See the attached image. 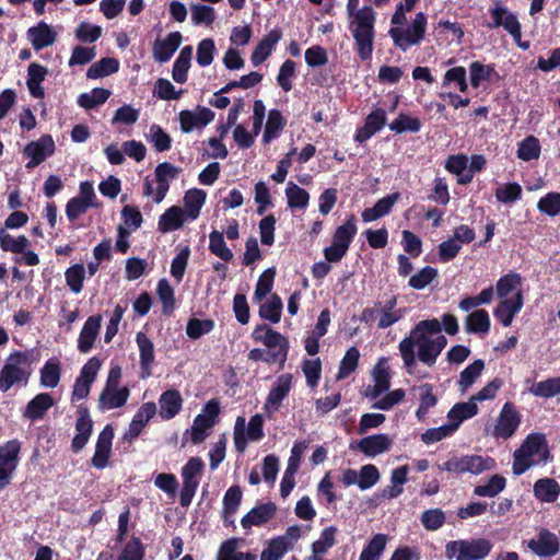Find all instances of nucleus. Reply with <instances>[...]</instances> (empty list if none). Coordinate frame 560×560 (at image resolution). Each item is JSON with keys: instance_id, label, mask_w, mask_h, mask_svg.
Wrapping results in <instances>:
<instances>
[{"instance_id": "f257e3e1", "label": "nucleus", "mask_w": 560, "mask_h": 560, "mask_svg": "<svg viewBox=\"0 0 560 560\" xmlns=\"http://www.w3.org/2000/svg\"><path fill=\"white\" fill-rule=\"evenodd\" d=\"M442 330L440 320L436 318L424 319L417 323L398 345L404 366L409 374H412L417 365V357L420 362L433 366L440 355L434 347L430 335L440 334Z\"/></svg>"}, {"instance_id": "f03ea898", "label": "nucleus", "mask_w": 560, "mask_h": 560, "mask_svg": "<svg viewBox=\"0 0 560 560\" xmlns=\"http://www.w3.org/2000/svg\"><path fill=\"white\" fill-rule=\"evenodd\" d=\"M375 11L364 5L355 12L349 28L354 39V50L362 61L372 58L375 38Z\"/></svg>"}, {"instance_id": "7ed1b4c3", "label": "nucleus", "mask_w": 560, "mask_h": 560, "mask_svg": "<svg viewBox=\"0 0 560 560\" xmlns=\"http://www.w3.org/2000/svg\"><path fill=\"white\" fill-rule=\"evenodd\" d=\"M32 363L30 352L19 350L12 352L0 371V392L7 393L14 385L25 386L32 374L30 369Z\"/></svg>"}, {"instance_id": "20e7f679", "label": "nucleus", "mask_w": 560, "mask_h": 560, "mask_svg": "<svg viewBox=\"0 0 560 560\" xmlns=\"http://www.w3.org/2000/svg\"><path fill=\"white\" fill-rule=\"evenodd\" d=\"M491 549L492 544L486 538L451 540L445 546V556L456 560H483Z\"/></svg>"}, {"instance_id": "39448f33", "label": "nucleus", "mask_w": 560, "mask_h": 560, "mask_svg": "<svg viewBox=\"0 0 560 560\" xmlns=\"http://www.w3.org/2000/svg\"><path fill=\"white\" fill-rule=\"evenodd\" d=\"M495 462L490 456L481 455H463L452 456L445 463L438 465L439 470L448 471L455 475L469 472L471 475H479L486 470L494 468Z\"/></svg>"}, {"instance_id": "423d86ee", "label": "nucleus", "mask_w": 560, "mask_h": 560, "mask_svg": "<svg viewBox=\"0 0 560 560\" xmlns=\"http://www.w3.org/2000/svg\"><path fill=\"white\" fill-rule=\"evenodd\" d=\"M427 15L418 12L408 28L392 27L388 31L395 46L406 51L413 45H418L424 38L427 30Z\"/></svg>"}, {"instance_id": "0eeeda50", "label": "nucleus", "mask_w": 560, "mask_h": 560, "mask_svg": "<svg viewBox=\"0 0 560 560\" xmlns=\"http://www.w3.org/2000/svg\"><path fill=\"white\" fill-rule=\"evenodd\" d=\"M203 468L205 463L200 457H190L182 467L183 487L179 493V503L183 508H188L191 504Z\"/></svg>"}, {"instance_id": "6e6552de", "label": "nucleus", "mask_w": 560, "mask_h": 560, "mask_svg": "<svg viewBox=\"0 0 560 560\" xmlns=\"http://www.w3.org/2000/svg\"><path fill=\"white\" fill-rule=\"evenodd\" d=\"M179 172L180 168L170 162H162L158 164L154 170L156 189L154 191L152 183L147 179L143 184V195L147 197L153 196V201L155 203L162 202L170 189V179L177 178Z\"/></svg>"}, {"instance_id": "1a4fd4ad", "label": "nucleus", "mask_w": 560, "mask_h": 560, "mask_svg": "<svg viewBox=\"0 0 560 560\" xmlns=\"http://www.w3.org/2000/svg\"><path fill=\"white\" fill-rule=\"evenodd\" d=\"M495 5L490 9L492 18L487 27L495 28L502 26L515 40L518 47L525 49V42H522V30L517 16L501 5V0H493Z\"/></svg>"}, {"instance_id": "9d476101", "label": "nucleus", "mask_w": 560, "mask_h": 560, "mask_svg": "<svg viewBox=\"0 0 560 560\" xmlns=\"http://www.w3.org/2000/svg\"><path fill=\"white\" fill-rule=\"evenodd\" d=\"M220 415V401L215 398L206 402L202 413L198 415L191 427L190 440L194 444L203 442L207 438V431L215 425Z\"/></svg>"}, {"instance_id": "9b49d317", "label": "nucleus", "mask_w": 560, "mask_h": 560, "mask_svg": "<svg viewBox=\"0 0 560 560\" xmlns=\"http://www.w3.org/2000/svg\"><path fill=\"white\" fill-rule=\"evenodd\" d=\"M102 366L98 358L92 357L82 366L80 375L75 378L71 393V401L75 402L86 398L90 394L91 386L97 376V372Z\"/></svg>"}, {"instance_id": "f8f14e48", "label": "nucleus", "mask_w": 560, "mask_h": 560, "mask_svg": "<svg viewBox=\"0 0 560 560\" xmlns=\"http://www.w3.org/2000/svg\"><path fill=\"white\" fill-rule=\"evenodd\" d=\"M256 342L264 343L267 348H278L273 353H279L280 363L283 364L289 352V341L279 331L273 330L267 324L257 325L252 334Z\"/></svg>"}, {"instance_id": "ddd939ff", "label": "nucleus", "mask_w": 560, "mask_h": 560, "mask_svg": "<svg viewBox=\"0 0 560 560\" xmlns=\"http://www.w3.org/2000/svg\"><path fill=\"white\" fill-rule=\"evenodd\" d=\"M93 424L89 408L84 404L79 405L74 424L77 433L71 441L72 452L79 453L85 447L93 433Z\"/></svg>"}, {"instance_id": "4468645a", "label": "nucleus", "mask_w": 560, "mask_h": 560, "mask_svg": "<svg viewBox=\"0 0 560 560\" xmlns=\"http://www.w3.org/2000/svg\"><path fill=\"white\" fill-rule=\"evenodd\" d=\"M55 142L50 135H44L36 141L27 143L23 150V154L30 158L25 167L32 170L43 163L48 156L55 152Z\"/></svg>"}, {"instance_id": "2eb2a0df", "label": "nucleus", "mask_w": 560, "mask_h": 560, "mask_svg": "<svg viewBox=\"0 0 560 560\" xmlns=\"http://www.w3.org/2000/svg\"><path fill=\"white\" fill-rule=\"evenodd\" d=\"M292 378V374L290 373L282 374L277 378L269 390L264 406V409L268 415L279 411L283 399L289 395L291 390Z\"/></svg>"}, {"instance_id": "dca6fc26", "label": "nucleus", "mask_w": 560, "mask_h": 560, "mask_svg": "<svg viewBox=\"0 0 560 560\" xmlns=\"http://www.w3.org/2000/svg\"><path fill=\"white\" fill-rule=\"evenodd\" d=\"M214 119V113L203 106H198L197 112L189 109L182 110L178 115L180 129L184 133H189L194 129H200L206 127Z\"/></svg>"}, {"instance_id": "f3484780", "label": "nucleus", "mask_w": 560, "mask_h": 560, "mask_svg": "<svg viewBox=\"0 0 560 560\" xmlns=\"http://www.w3.org/2000/svg\"><path fill=\"white\" fill-rule=\"evenodd\" d=\"M393 441L387 434L378 433L362 438L350 444L351 450H359L368 457H375L389 451Z\"/></svg>"}, {"instance_id": "a211bd4d", "label": "nucleus", "mask_w": 560, "mask_h": 560, "mask_svg": "<svg viewBox=\"0 0 560 560\" xmlns=\"http://www.w3.org/2000/svg\"><path fill=\"white\" fill-rule=\"evenodd\" d=\"M550 457V452L545 434H527V469L540 463H546Z\"/></svg>"}, {"instance_id": "6ab92c4d", "label": "nucleus", "mask_w": 560, "mask_h": 560, "mask_svg": "<svg viewBox=\"0 0 560 560\" xmlns=\"http://www.w3.org/2000/svg\"><path fill=\"white\" fill-rule=\"evenodd\" d=\"M387 122L386 112L383 108L372 110L365 118L364 125L357 129L354 140L363 143L382 130Z\"/></svg>"}, {"instance_id": "aec40b11", "label": "nucleus", "mask_w": 560, "mask_h": 560, "mask_svg": "<svg viewBox=\"0 0 560 560\" xmlns=\"http://www.w3.org/2000/svg\"><path fill=\"white\" fill-rule=\"evenodd\" d=\"M527 548L539 557H552L559 551V539L556 534L542 528L537 538L527 541Z\"/></svg>"}, {"instance_id": "412c9836", "label": "nucleus", "mask_w": 560, "mask_h": 560, "mask_svg": "<svg viewBox=\"0 0 560 560\" xmlns=\"http://www.w3.org/2000/svg\"><path fill=\"white\" fill-rule=\"evenodd\" d=\"M282 38V31L279 27L272 28L266 34L254 48L250 61L253 66L257 67L261 65L272 54L277 44Z\"/></svg>"}, {"instance_id": "4be33fe9", "label": "nucleus", "mask_w": 560, "mask_h": 560, "mask_svg": "<svg viewBox=\"0 0 560 560\" xmlns=\"http://www.w3.org/2000/svg\"><path fill=\"white\" fill-rule=\"evenodd\" d=\"M386 359L382 358L373 369V386H368L365 396L374 400L380 397L383 393L387 392L390 386V374L389 369L386 365Z\"/></svg>"}, {"instance_id": "5701e85b", "label": "nucleus", "mask_w": 560, "mask_h": 560, "mask_svg": "<svg viewBox=\"0 0 560 560\" xmlns=\"http://www.w3.org/2000/svg\"><path fill=\"white\" fill-rule=\"evenodd\" d=\"M183 36L179 32L170 33L164 39L156 38L153 47V58L160 63L167 62L179 48Z\"/></svg>"}, {"instance_id": "b1692460", "label": "nucleus", "mask_w": 560, "mask_h": 560, "mask_svg": "<svg viewBox=\"0 0 560 560\" xmlns=\"http://www.w3.org/2000/svg\"><path fill=\"white\" fill-rule=\"evenodd\" d=\"M397 296L393 295L384 303L381 302L378 322L376 323L378 329H386L405 317L407 308L397 307Z\"/></svg>"}, {"instance_id": "393cba45", "label": "nucleus", "mask_w": 560, "mask_h": 560, "mask_svg": "<svg viewBox=\"0 0 560 560\" xmlns=\"http://www.w3.org/2000/svg\"><path fill=\"white\" fill-rule=\"evenodd\" d=\"M102 324V316L100 314L90 316L78 338V350L81 353H88L94 347V342L98 336L100 328Z\"/></svg>"}, {"instance_id": "a878e982", "label": "nucleus", "mask_w": 560, "mask_h": 560, "mask_svg": "<svg viewBox=\"0 0 560 560\" xmlns=\"http://www.w3.org/2000/svg\"><path fill=\"white\" fill-rule=\"evenodd\" d=\"M136 342L139 348L141 377L147 378L151 375V370L155 358L154 345L152 340L142 331L137 332Z\"/></svg>"}, {"instance_id": "bb28decb", "label": "nucleus", "mask_w": 560, "mask_h": 560, "mask_svg": "<svg viewBox=\"0 0 560 560\" xmlns=\"http://www.w3.org/2000/svg\"><path fill=\"white\" fill-rule=\"evenodd\" d=\"M183 397L179 390L172 388L163 392L159 398V415L163 420L175 418L183 408Z\"/></svg>"}, {"instance_id": "cd10ccee", "label": "nucleus", "mask_w": 560, "mask_h": 560, "mask_svg": "<svg viewBox=\"0 0 560 560\" xmlns=\"http://www.w3.org/2000/svg\"><path fill=\"white\" fill-rule=\"evenodd\" d=\"M276 512L277 505L273 502L259 504L242 517L241 524L245 529L252 526H262L275 516Z\"/></svg>"}, {"instance_id": "c85d7f7f", "label": "nucleus", "mask_w": 560, "mask_h": 560, "mask_svg": "<svg viewBox=\"0 0 560 560\" xmlns=\"http://www.w3.org/2000/svg\"><path fill=\"white\" fill-rule=\"evenodd\" d=\"M400 197V192L395 191L378 199L373 207L366 208L362 211L361 217L363 222H373L385 215H388Z\"/></svg>"}, {"instance_id": "c756f323", "label": "nucleus", "mask_w": 560, "mask_h": 560, "mask_svg": "<svg viewBox=\"0 0 560 560\" xmlns=\"http://www.w3.org/2000/svg\"><path fill=\"white\" fill-rule=\"evenodd\" d=\"M27 38L35 50H40L55 43L57 33L50 25L40 21L36 26H32L27 30Z\"/></svg>"}, {"instance_id": "7c9ffc66", "label": "nucleus", "mask_w": 560, "mask_h": 560, "mask_svg": "<svg viewBox=\"0 0 560 560\" xmlns=\"http://www.w3.org/2000/svg\"><path fill=\"white\" fill-rule=\"evenodd\" d=\"M520 423V418L517 412L512 408V406L506 402L503 406L501 415L498 420V424L493 431V435L497 438L508 439L510 438L516 430Z\"/></svg>"}, {"instance_id": "2f4dec72", "label": "nucleus", "mask_w": 560, "mask_h": 560, "mask_svg": "<svg viewBox=\"0 0 560 560\" xmlns=\"http://www.w3.org/2000/svg\"><path fill=\"white\" fill-rule=\"evenodd\" d=\"M130 395L128 387L124 386L120 388H103L98 398V409L101 411L116 409L122 407Z\"/></svg>"}, {"instance_id": "473e14b6", "label": "nucleus", "mask_w": 560, "mask_h": 560, "mask_svg": "<svg viewBox=\"0 0 560 560\" xmlns=\"http://www.w3.org/2000/svg\"><path fill=\"white\" fill-rule=\"evenodd\" d=\"M54 405L55 400L49 393L37 394L27 402L23 416L32 421L39 420Z\"/></svg>"}, {"instance_id": "72a5a7b5", "label": "nucleus", "mask_w": 560, "mask_h": 560, "mask_svg": "<svg viewBox=\"0 0 560 560\" xmlns=\"http://www.w3.org/2000/svg\"><path fill=\"white\" fill-rule=\"evenodd\" d=\"M47 73V68L37 62H32L28 66L26 85L30 94L33 97L43 98L45 96V91L42 86V83L45 80Z\"/></svg>"}, {"instance_id": "f704fd0d", "label": "nucleus", "mask_w": 560, "mask_h": 560, "mask_svg": "<svg viewBox=\"0 0 560 560\" xmlns=\"http://www.w3.org/2000/svg\"><path fill=\"white\" fill-rule=\"evenodd\" d=\"M534 494L540 502L553 503L560 494V485L556 479L540 478L534 485Z\"/></svg>"}, {"instance_id": "c9c22d12", "label": "nucleus", "mask_w": 560, "mask_h": 560, "mask_svg": "<svg viewBox=\"0 0 560 560\" xmlns=\"http://www.w3.org/2000/svg\"><path fill=\"white\" fill-rule=\"evenodd\" d=\"M522 292L516 293L515 300H503L494 308V317L503 325L510 326L515 313L522 307Z\"/></svg>"}, {"instance_id": "e433bc0d", "label": "nucleus", "mask_w": 560, "mask_h": 560, "mask_svg": "<svg viewBox=\"0 0 560 560\" xmlns=\"http://www.w3.org/2000/svg\"><path fill=\"white\" fill-rule=\"evenodd\" d=\"M184 211L178 206H172L159 219V231L167 233L180 229L184 224Z\"/></svg>"}, {"instance_id": "4c0bfd02", "label": "nucleus", "mask_w": 560, "mask_h": 560, "mask_svg": "<svg viewBox=\"0 0 560 560\" xmlns=\"http://www.w3.org/2000/svg\"><path fill=\"white\" fill-rule=\"evenodd\" d=\"M191 57L192 47L190 45L183 47L173 66L172 77L175 82L183 84L187 81Z\"/></svg>"}, {"instance_id": "58836bf2", "label": "nucleus", "mask_w": 560, "mask_h": 560, "mask_svg": "<svg viewBox=\"0 0 560 560\" xmlns=\"http://www.w3.org/2000/svg\"><path fill=\"white\" fill-rule=\"evenodd\" d=\"M40 385L47 388H55L58 386L61 376V364L57 358L47 360L39 371Z\"/></svg>"}, {"instance_id": "ea45409f", "label": "nucleus", "mask_w": 560, "mask_h": 560, "mask_svg": "<svg viewBox=\"0 0 560 560\" xmlns=\"http://www.w3.org/2000/svg\"><path fill=\"white\" fill-rule=\"evenodd\" d=\"M357 219L354 214H351L342 225H339L332 236V242L346 248L350 247V244L357 235Z\"/></svg>"}, {"instance_id": "a19ab883", "label": "nucleus", "mask_w": 560, "mask_h": 560, "mask_svg": "<svg viewBox=\"0 0 560 560\" xmlns=\"http://www.w3.org/2000/svg\"><path fill=\"white\" fill-rule=\"evenodd\" d=\"M285 125L287 119L283 117L281 112L279 109H270L268 113L262 141L268 143L279 137Z\"/></svg>"}, {"instance_id": "79ce46f5", "label": "nucleus", "mask_w": 560, "mask_h": 560, "mask_svg": "<svg viewBox=\"0 0 560 560\" xmlns=\"http://www.w3.org/2000/svg\"><path fill=\"white\" fill-rule=\"evenodd\" d=\"M477 412L478 407L472 400L467 402H457L447 413V418L450 420L448 423H455L457 430L463 421L472 418Z\"/></svg>"}, {"instance_id": "37998d69", "label": "nucleus", "mask_w": 560, "mask_h": 560, "mask_svg": "<svg viewBox=\"0 0 560 560\" xmlns=\"http://www.w3.org/2000/svg\"><path fill=\"white\" fill-rule=\"evenodd\" d=\"M207 194L199 188H191L184 196V206L187 215L195 220L199 217L200 210L206 202Z\"/></svg>"}, {"instance_id": "c03bdc74", "label": "nucleus", "mask_w": 560, "mask_h": 560, "mask_svg": "<svg viewBox=\"0 0 560 560\" xmlns=\"http://www.w3.org/2000/svg\"><path fill=\"white\" fill-rule=\"evenodd\" d=\"M466 330L469 334H487L490 329V317L486 310H477L466 316Z\"/></svg>"}, {"instance_id": "a18cd8bd", "label": "nucleus", "mask_w": 560, "mask_h": 560, "mask_svg": "<svg viewBox=\"0 0 560 560\" xmlns=\"http://www.w3.org/2000/svg\"><path fill=\"white\" fill-rule=\"evenodd\" d=\"M237 544V538L223 541L218 551L217 560H256L254 553L236 551Z\"/></svg>"}, {"instance_id": "49530a36", "label": "nucleus", "mask_w": 560, "mask_h": 560, "mask_svg": "<svg viewBox=\"0 0 560 560\" xmlns=\"http://www.w3.org/2000/svg\"><path fill=\"white\" fill-rule=\"evenodd\" d=\"M119 70V61L116 58L104 57L94 62L86 72L89 79H98L116 73Z\"/></svg>"}, {"instance_id": "de8ad7c7", "label": "nucleus", "mask_w": 560, "mask_h": 560, "mask_svg": "<svg viewBox=\"0 0 560 560\" xmlns=\"http://www.w3.org/2000/svg\"><path fill=\"white\" fill-rule=\"evenodd\" d=\"M30 244V240L25 235L13 237L5 229H0V248L3 252L13 254L24 253V249H26Z\"/></svg>"}, {"instance_id": "09e8293b", "label": "nucleus", "mask_w": 560, "mask_h": 560, "mask_svg": "<svg viewBox=\"0 0 560 560\" xmlns=\"http://www.w3.org/2000/svg\"><path fill=\"white\" fill-rule=\"evenodd\" d=\"M282 300L278 294H272L270 299L260 305L258 314L262 319L277 324L281 319Z\"/></svg>"}, {"instance_id": "8fccbe9b", "label": "nucleus", "mask_w": 560, "mask_h": 560, "mask_svg": "<svg viewBox=\"0 0 560 560\" xmlns=\"http://www.w3.org/2000/svg\"><path fill=\"white\" fill-rule=\"evenodd\" d=\"M387 535L375 534L368 545L363 548L359 560H380L386 548Z\"/></svg>"}, {"instance_id": "3c124183", "label": "nucleus", "mask_w": 560, "mask_h": 560, "mask_svg": "<svg viewBox=\"0 0 560 560\" xmlns=\"http://www.w3.org/2000/svg\"><path fill=\"white\" fill-rule=\"evenodd\" d=\"M337 533L338 528L336 526L325 527L319 538L312 544V552L322 557L325 556L328 550L335 546Z\"/></svg>"}, {"instance_id": "603ef678", "label": "nucleus", "mask_w": 560, "mask_h": 560, "mask_svg": "<svg viewBox=\"0 0 560 560\" xmlns=\"http://www.w3.org/2000/svg\"><path fill=\"white\" fill-rule=\"evenodd\" d=\"M290 549L288 537H275L262 550L260 560H280Z\"/></svg>"}, {"instance_id": "864d4df0", "label": "nucleus", "mask_w": 560, "mask_h": 560, "mask_svg": "<svg viewBox=\"0 0 560 560\" xmlns=\"http://www.w3.org/2000/svg\"><path fill=\"white\" fill-rule=\"evenodd\" d=\"M110 96V91L104 88H95L91 93H82L78 97V104L82 108L92 109L104 104Z\"/></svg>"}, {"instance_id": "5fc2aeb1", "label": "nucleus", "mask_w": 560, "mask_h": 560, "mask_svg": "<svg viewBox=\"0 0 560 560\" xmlns=\"http://www.w3.org/2000/svg\"><path fill=\"white\" fill-rule=\"evenodd\" d=\"M209 250L223 261H230L233 258V253L226 246L223 233L217 230L209 234Z\"/></svg>"}, {"instance_id": "6e6d98bb", "label": "nucleus", "mask_w": 560, "mask_h": 560, "mask_svg": "<svg viewBox=\"0 0 560 560\" xmlns=\"http://www.w3.org/2000/svg\"><path fill=\"white\" fill-rule=\"evenodd\" d=\"M285 195L288 198V206L292 209L306 208L310 201V195L304 189L295 185L293 182H289L285 188Z\"/></svg>"}, {"instance_id": "4d7b16f0", "label": "nucleus", "mask_w": 560, "mask_h": 560, "mask_svg": "<svg viewBox=\"0 0 560 560\" xmlns=\"http://www.w3.org/2000/svg\"><path fill=\"white\" fill-rule=\"evenodd\" d=\"M214 325L215 323L211 318L199 319L192 317L187 323L186 334L190 339L196 340L212 331Z\"/></svg>"}, {"instance_id": "13d9d810", "label": "nucleus", "mask_w": 560, "mask_h": 560, "mask_svg": "<svg viewBox=\"0 0 560 560\" xmlns=\"http://www.w3.org/2000/svg\"><path fill=\"white\" fill-rule=\"evenodd\" d=\"M392 131L396 133L404 132H418L421 129V121L417 117H411L407 114L400 113L398 117L388 125Z\"/></svg>"}, {"instance_id": "bf43d9fd", "label": "nucleus", "mask_w": 560, "mask_h": 560, "mask_svg": "<svg viewBox=\"0 0 560 560\" xmlns=\"http://www.w3.org/2000/svg\"><path fill=\"white\" fill-rule=\"evenodd\" d=\"M534 395L551 398L560 395V376L547 378L545 381L534 384L529 389ZM560 401V397H559Z\"/></svg>"}, {"instance_id": "052dcab7", "label": "nucleus", "mask_w": 560, "mask_h": 560, "mask_svg": "<svg viewBox=\"0 0 560 560\" xmlns=\"http://www.w3.org/2000/svg\"><path fill=\"white\" fill-rule=\"evenodd\" d=\"M439 276L436 268L425 266L409 278L408 285L415 290H422Z\"/></svg>"}, {"instance_id": "680f3d73", "label": "nucleus", "mask_w": 560, "mask_h": 560, "mask_svg": "<svg viewBox=\"0 0 560 560\" xmlns=\"http://www.w3.org/2000/svg\"><path fill=\"white\" fill-rule=\"evenodd\" d=\"M359 359V349L357 347H350L340 362L337 378L342 380L352 374L358 368Z\"/></svg>"}, {"instance_id": "e2e57ef3", "label": "nucleus", "mask_w": 560, "mask_h": 560, "mask_svg": "<svg viewBox=\"0 0 560 560\" xmlns=\"http://www.w3.org/2000/svg\"><path fill=\"white\" fill-rule=\"evenodd\" d=\"M66 283L70 290L78 294L83 289L85 269L82 264H75L69 267L65 272Z\"/></svg>"}, {"instance_id": "0e129e2a", "label": "nucleus", "mask_w": 560, "mask_h": 560, "mask_svg": "<svg viewBox=\"0 0 560 560\" xmlns=\"http://www.w3.org/2000/svg\"><path fill=\"white\" fill-rule=\"evenodd\" d=\"M276 270L273 268L266 269L258 278L254 292V301L260 302L272 290Z\"/></svg>"}, {"instance_id": "69168bd1", "label": "nucleus", "mask_w": 560, "mask_h": 560, "mask_svg": "<svg viewBox=\"0 0 560 560\" xmlns=\"http://www.w3.org/2000/svg\"><path fill=\"white\" fill-rule=\"evenodd\" d=\"M21 442L16 439L7 441L0 446V462L5 466L18 467Z\"/></svg>"}, {"instance_id": "338daca9", "label": "nucleus", "mask_w": 560, "mask_h": 560, "mask_svg": "<svg viewBox=\"0 0 560 560\" xmlns=\"http://www.w3.org/2000/svg\"><path fill=\"white\" fill-rule=\"evenodd\" d=\"M470 84L477 89L482 81H489L491 75L495 73L492 65H482L479 61H474L469 66Z\"/></svg>"}, {"instance_id": "774afa93", "label": "nucleus", "mask_w": 560, "mask_h": 560, "mask_svg": "<svg viewBox=\"0 0 560 560\" xmlns=\"http://www.w3.org/2000/svg\"><path fill=\"white\" fill-rule=\"evenodd\" d=\"M420 520H421L422 526L427 530L434 532V530L440 529L445 524L446 516H445V513L441 509L436 508V509L425 510L421 514Z\"/></svg>"}]
</instances>
